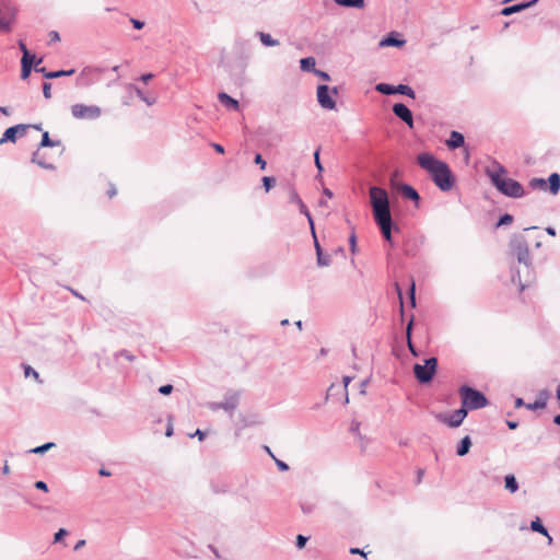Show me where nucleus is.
I'll list each match as a JSON object with an SVG mask.
<instances>
[{
  "mask_svg": "<svg viewBox=\"0 0 560 560\" xmlns=\"http://www.w3.org/2000/svg\"><path fill=\"white\" fill-rule=\"evenodd\" d=\"M369 192L371 205L373 208L374 220L376 224L380 226L384 238L386 241H390L393 220L390 215L387 191L384 188L372 186Z\"/></svg>",
  "mask_w": 560,
  "mask_h": 560,
  "instance_id": "nucleus-1",
  "label": "nucleus"
},
{
  "mask_svg": "<svg viewBox=\"0 0 560 560\" xmlns=\"http://www.w3.org/2000/svg\"><path fill=\"white\" fill-rule=\"evenodd\" d=\"M486 174L491 184L504 196L509 198H521L525 196V189L522 184L513 178L505 177L506 170L498 162L487 166Z\"/></svg>",
  "mask_w": 560,
  "mask_h": 560,
  "instance_id": "nucleus-2",
  "label": "nucleus"
},
{
  "mask_svg": "<svg viewBox=\"0 0 560 560\" xmlns=\"http://www.w3.org/2000/svg\"><path fill=\"white\" fill-rule=\"evenodd\" d=\"M63 150L61 142H39L38 149L33 154V162L44 168H52L54 162Z\"/></svg>",
  "mask_w": 560,
  "mask_h": 560,
  "instance_id": "nucleus-3",
  "label": "nucleus"
},
{
  "mask_svg": "<svg viewBox=\"0 0 560 560\" xmlns=\"http://www.w3.org/2000/svg\"><path fill=\"white\" fill-rule=\"evenodd\" d=\"M458 393L462 399V406L467 410H477L489 404L487 397L481 392L468 385H462Z\"/></svg>",
  "mask_w": 560,
  "mask_h": 560,
  "instance_id": "nucleus-4",
  "label": "nucleus"
},
{
  "mask_svg": "<svg viewBox=\"0 0 560 560\" xmlns=\"http://www.w3.org/2000/svg\"><path fill=\"white\" fill-rule=\"evenodd\" d=\"M510 247L512 253L516 255L520 264H524L526 267L530 266L528 244L523 235H515L512 237L510 241Z\"/></svg>",
  "mask_w": 560,
  "mask_h": 560,
  "instance_id": "nucleus-5",
  "label": "nucleus"
},
{
  "mask_svg": "<svg viewBox=\"0 0 560 560\" xmlns=\"http://www.w3.org/2000/svg\"><path fill=\"white\" fill-rule=\"evenodd\" d=\"M436 368H438V360H436V358L432 357V358L427 359L424 361L423 365L415 364L413 373H415L416 378L419 381V383L427 384L433 378V376L436 372Z\"/></svg>",
  "mask_w": 560,
  "mask_h": 560,
  "instance_id": "nucleus-6",
  "label": "nucleus"
},
{
  "mask_svg": "<svg viewBox=\"0 0 560 560\" xmlns=\"http://www.w3.org/2000/svg\"><path fill=\"white\" fill-rule=\"evenodd\" d=\"M71 114L75 119L95 120L101 117L102 108L97 105L78 103L71 106Z\"/></svg>",
  "mask_w": 560,
  "mask_h": 560,
  "instance_id": "nucleus-7",
  "label": "nucleus"
},
{
  "mask_svg": "<svg viewBox=\"0 0 560 560\" xmlns=\"http://www.w3.org/2000/svg\"><path fill=\"white\" fill-rule=\"evenodd\" d=\"M417 160L419 165L430 174L432 180L435 178V176H438V173H440L441 168H443L446 164L445 162L435 159L430 153H421L418 155Z\"/></svg>",
  "mask_w": 560,
  "mask_h": 560,
  "instance_id": "nucleus-8",
  "label": "nucleus"
},
{
  "mask_svg": "<svg viewBox=\"0 0 560 560\" xmlns=\"http://www.w3.org/2000/svg\"><path fill=\"white\" fill-rule=\"evenodd\" d=\"M16 9L10 1L0 3V31L9 32L15 21Z\"/></svg>",
  "mask_w": 560,
  "mask_h": 560,
  "instance_id": "nucleus-9",
  "label": "nucleus"
},
{
  "mask_svg": "<svg viewBox=\"0 0 560 560\" xmlns=\"http://www.w3.org/2000/svg\"><path fill=\"white\" fill-rule=\"evenodd\" d=\"M338 94V88L329 89L328 85L322 84L317 86V102L324 109H335L336 102L332 100L331 95Z\"/></svg>",
  "mask_w": 560,
  "mask_h": 560,
  "instance_id": "nucleus-10",
  "label": "nucleus"
},
{
  "mask_svg": "<svg viewBox=\"0 0 560 560\" xmlns=\"http://www.w3.org/2000/svg\"><path fill=\"white\" fill-rule=\"evenodd\" d=\"M240 395L236 392H230L225 395L224 400L220 402H209L208 408L212 411L223 409L229 413H233L238 406Z\"/></svg>",
  "mask_w": 560,
  "mask_h": 560,
  "instance_id": "nucleus-11",
  "label": "nucleus"
},
{
  "mask_svg": "<svg viewBox=\"0 0 560 560\" xmlns=\"http://www.w3.org/2000/svg\"><path fill=\"white\" fill-rule=\"evenodd\" d=\"M433 182L442 191H448L454 187L455 178L447 164L441 168V172L438 173Z\"/></svg>",
  "mask_w": 560,
  "mask_h": 560,
  "instance_id": "nucleus-12",
  "label": "nucleus"
},
{
  "mask_svg": "<svg viewBox=\"0 0 560 560\" xmlns=\"http://www.w3.org/2000/svg\"><path fill=\"white\" fill-rule=\"evenodd\" d=\"M290 202L296 203V206H299L300 212L303 213L307 218V221H308L310 226H311L312 234H314V221H313V218H312L307 207L305 206L303 200L300 198V196H299V194L296 192L295 189H291L290 190Z\"/></svg>",
  "mask_w": 560,
  "mask_h": 560,
  "instance_id": "nucleus-13",
  "label": "nucleus"
},
{
  "mask_svg": "<svg viewBox=\"0 0 560 560\" xmlns=\"http://www.w3.org/2000/svg\"><path fill=\"white\" fill-rule=\"evenodd\" d=\"M467 412L468 410L462 406L459 409L453 411L443 421L451 428H457L463 423L464 419L467 417Z\"/></svg>",
  "mask_w": 560,
  "mask_h": 560,
  "instance_id": "nucleus-14",
  "label": "nucleus"
},
{
  "mask_svg": "<svg viewBox=\"0 0 560 560\" xmlns=\"http://www.w3.org/2000/svg\"><path fill=\"white\" fill-rule=\"evenodd\" d=\"M393 113L400 118L402 121L408 124L410 127L412 126V113L411 110L402 103H397L393 106Z\"/></svg>",
  "mask_w": 560,
  "mask_h": 560,
  "instance_id": "nucleus-15",
  "label": "nucleus"
},
{
  "mask_svg": "<svg viewBox=\"0 0 560 560\" xmlns=\"http://www.w3.org/2000/svg\"><path fill=\"white\" fill-rule=\"evenodd\" d=\"M313 235V238H314V245H315V249H316V256H317V265L319 267H326V266H329L330 264V257L328 255H324L323 254V250H322V247L317 241V237H316V233L314 232Z\"/></svg>",
  "mask_w": 560,
  "mask_h": 560,
  "instance_id": "nucleus-16",
  "label": "nucleus"
},
{
  "mask_svg": "<svg viewBox=\"0 0 560 560\" xmlns=\"http://www.w3.org/2000/svg\"><path fill=\"white\" fill-rule=\"evenodd\" d=\"M537 1L538 0H530L526 3H517V4L505 7L502 9L501 14L505 15V16L511 15L513 13L520 12L528 7L534 5Z\"/></svg>",
  "mask_w": 560,
  "mask_h": 560,
  "instance_id": "nucleus-17",
  "label": "nucleus"
},
{
  "mask_svg": "<svg viewBox=\"0 0 560 560\" xmlns=\"http://www.w3.org/2000/svg\"><path fill=\"white\" fill-rule=\"evenodd\" d=\"M405 44V39H399L392 33L380 42V47H402Z\"/></svg>",
  "mask_w": 560,
  "mask_h": 560,
  "instance_id": "nucleus-18",
  "label": "nucleus"
},
{
  "mask_svg": "<svg viewBox=\"0 0 560 560\" xmlns=\"http://www.w3.org/2000/svg\"><path fill=\"white\" fill-rule=\"evenodd\" d=\"M450 150L455 151L459 150L463 154V159L465 163L469 162V148L466 145V142H445Z\"/></svg>",
  "mask_w": 560,
  "mask_h": 560,
  "instance_id": "nucleus-19",
  "label": "nucleus"
},
{
  "mask_svg": "<svg viewBox=\"0 0 560 560\" xmlns=\"http://www.w3.org/2000/svg\"><path fill=\"white\" fill-rule=\"evenodd\" d=\"M547 190L552 195H557L560 190V175L552 173L547 179Z\"/></svg>",
  "mask_w": 560,
  "mask_h": 560,
  "instance_id": "nucleus-20",
  "label": "nucleus"
},
{
  "mask_svg": "<svg viewBox=\"0 0 560 560\" xmlns=\"http://www.w3.org/2000/svg\"><path fill=\"white\" fill-rule=\"evenodd\" d=\"M399 190L404 198L410 199L412 201H419L420 199L418 191L408 184H401Z\"/></svg>",
  "mask_w": 560,
  "mask_h": 560,
  "instance_id": "nucleus-21",
  "label": "nucleus"
},
{
  "mask_svg": "<svg viewBox=\"0 0 560 560\" xmlns=\"http://www.w3.org/2000/svg\"><path fill=\"white\" fill-rule=\"evenodd\" d=\"M530 529L533 532H536V533H539L546 537H548V541L549 544H551L552 541V538L551 536L548 534V530L547 528L542 525L541 521L539 517H536L534 521L530 522Z\"/></svg>",
  "mask_w": 560,
  "mask_h": 560,
  "instance_id": "nucleus-22",
  "label": "nucleus"
},
{
  "mask_svg": "<svg viewBox=\"0 0 560 560\" xmlns=\"http://www.w3.org/2000/svg\"><path fill=\"white\" fill-rule=\"evenodd\" d=\"M219 101L225 105L229 109L237 110L238 109V102L228 95L226 93H220L219 94Z\"/></svg>",
  "mask_w": 560,
  "mask_h": 560,
  "instance_id": "nucleus-23",
  "label": "nucleus"
},
{
  "mask_svg": "<svg viewBox=\"0 0 560 560\" xmlns=\"http://www.w3.org/2000/svg\"><path fill=\"white\" fill-rule=\"evenodd\" d=\"M471 446V440L468 435L462 439L459 444L457 445L456 453L458 456H465Z\"/></svg>",
  "mask_w": 560,
  "mask_h": 560,
  "instance_id": "nucleus-24",
  "label": "nucleus"
},
{
  "mask_svg": "<svg viewBox=\"0 0 560 560\" xmlns=\"http://www.w3.org/2000/svg\"><path fill=\"white\" fill-rule=\"evenodd\" d=\"M257 36L259 37L261 44L266 47H273L280 44L278 39H273L268 33L257 32Z\"/></svg>",
  "mask_w": 560,
  "mask_h": 560,
  "instance_id": "nucleus-25",
  "label": "nucleus"
},
{
  "mask_svg": "<svg viewBox=\"0 0 560 560\" xmlns=\"http://www.w3.org/2000/svg\"><path fill=\"white\" fill-rule=\"evenodd\" d=\"M315 66L316 60L314 57H306L300 60V67L302 71L314 72L316 70Z\"/></svg>",
  "mask_w": 560,
  "mask_h": 560,
  "instance_id": "nucleus-26",
  "label": "nucleus"
},
{
  "mask_svg": "<svg viewBox=\"0 0 560 560\" xmlns=\"http://www.w3.org/2000/svg\"><path fill=\"white\" fill-rule=\"evenodd\" d=\"M337 4L346 8L362 9L365 4L364 0H334Z\"/></svg>",
  "mask_w": 560,
  "mask_h": 560,
  "instance_id": "nucleus-27",
  "label": "nucleus"
},
{
  "mask_svg": "<svg viewBox=\"0 0 560 560\" xmlns=\"http://www.w3.org/2000/svg\"><path fill=\"white\" fill-rule=\"evenodd\" d=\"M19 130H23L22 126H13L8 128L0 140H15L18 138Z\"/></svg>",
  "mask_w": 560,
  "mask_h": 560,
  "instance_id": "nucleus-28",
  "label": "nucleus"
},
{
  "mask_svg": "<svg viewBox=\"0 0 560 560\" xmlns=\"http://www.w3.org/2000/svg\"><path fill=\"white\" fill-rule=\"evenodd\" d=\"M528 186L534 190H547V179L534 177L529 179Z\"/></svg>",
  "mask_w": 560,
  "mask_h": 560,
  "instance_id": "nucleus-29",
  "label": "nucleus"
},
{
  "mask_svg": "<svg viewBox=\"0 0 560 560\" xmlns=\"http://www.w3.org/2000/svg\"><path fill=\"white\" fill-rule=\"evenodd\" d=\"M505 481V489L509 490L511 493H514L518 489V483L516 481V478L514 475H508L504 478Z\"/></svg>",
  "mask_w": 560,
  "mask_h": 560,
  "instance_id": "nucleus-30",
  "label": "nucleus"
},
{
  "mask_svg": "<svg viewBox=\"0 0 560 560\" xmlns=\"http://www.w3.org/2000/svg\"><path fill=\"white\" fill-rule=\"evenodd\" d=\"M395 93H400V94L406 95L411 98H415V96H416L415 91L409 85H406V84L397 85Z\"/></svg>",
  "mask_w": 560,
  "mask_h": 560,
  "instance_id": "nucleus-31",
  "label": "nucleus"
},
{
  "mask_svg": "<svg viewBox=\"0 0 560 560\" xmlns=\"http://www.w3.org/2000/svg\"><path fill=\"white\" fill-rule=\"evenodd\" d=\"M135 92L136 95L149 106L153 105L156 102V97L147 96L139 88H135Z\"/></svg>",
  "mask_w": 560,
  "mask_h": 560,
  "instance_id": "nucleus-32",
  "label": "nucleus"
},
{
  "mask_svg": "<svg viewBox=\"0 0 560 560\" xmlns=\"http://www.w3.org/2000/svg\"><path fill=\"white\" fill-rule=\"evenodd\" d=\"M375 89L377 92H380L382 94L390 95V94H395L396 86L389 85L386 83H380L376 85Z\"/></svg>",
  "mask_w": 560,
  "mask_h": 560,
  "instance_id": "nucleus-33",
  "label": "nucleus"
},
{
  "mask_svg": "<svg viewBox=\"0 0 560 560\" xmlns=\"http://www.w3.org/2000/svg\"><path fill=\"white\" fill-rule=\"evenodd\" d=\"M74 72V69L52 71L46 74V79H56L65 75H72Z\"/></svg>",
  "mask_w": 560,
  "mask_h": 560,
  "instance_id": "nucleus-34",
  "label": "nucleus"
},
{
  "mask_svg": "<svg viewBox=\"0 0 560 560\" xmlns=\"http://www.w3.org/2000/svg\"><path fill=\"white\" fill-rule=\"evenodd\" d=\"M412 324H413V318H411L407 325V329H406V335H407V340H408V348L410 350V352L413 354V355H417L416 353V350H415V347L411 342V329H412Z\"/></svg>",
  "mask_w": 560,
  "mask_h": 560,
  "instance_id": "nucleus-35",
  "label": "nucleus"
},
{
  "mask_svg": "<svg viewBox=\"0 0 560 560\" xmlns=\"http://www.w3.org/2000/svg\"><path fill=\"white\" fill-rule=\"evenodd\" d=\"M20 126H22L23 130H19V132H18L19 138L26 137L28 135L27 132L30 129H34L37 131L40 130V125H23V124H21Z\"/></svg>",
  "mask_w": 560,
  "mask_h": 560,
  "instance_id": "nucleus-36",
  "label": "nucleus"
},
{
  "mask_svg": "<svg viewBox=\"0 0 560 560\" xmlns=\"http://www.w3.org/2000/svg\"><path fill=\"white\" fill-rule=\"evenodd\" d=\"M55 446V443L52 442H47L40 446H37L33 450H31V453H34V454H44L45 452H47L48 450L52 448Z\"/></svg>",
  "mask_w": 560,
  "mask_h": 560,
  "instance_id": "nucleus-37",
  "label": "nucleus"
},
{
  "mask_svg": "<svg viewBox=\"0 0 560 560\" xmlns=\"http://www.w3.org/2000/svg\"><path fill=\"white\" fill-rule=\"evenodd\" d=\"M261 182H262V186L267 192L276 185V178L270 177V176H264L261 178Z\"/></svg>",
  "mask_w": 560,
  "mask_h": 560,
  "instance_id": "nucleus-38",
  "label": "nucleus"
},
{
  "mask_svg": "<svg viewBox=\"0 0 560 560\" xmlns=\"http://www.w3.org/2000/svg\"><path fill=\"white\" fill-rule=\"evenodd\" d=\"M545 407H546V401L545 400H540V399L535 400L534 402L526 405V408L529 409V410L544 409Z\"/></svg>",
  "mask_w": 560,
  "mask_h": 560,
  "instance_id": "nucleus-39",
  "label": "nucleus"
},
{
  "mask_svg": "<svg viewBox=\"0 0 560 560\" xmlns=\"http://www.w3.org/2000/svg\"><path fill=\"white\" fill-rule=\"evenodd\" d=\"M34 59H35V56L32 55L28 50H25V55H23L21 63L22 65L26 63V65H30V67H32Z\"/></svg>",
  "mask_w": 560,
  "mask_h": 560,
  "instance_id": "nucleus-40",
  "label": "nucleus"
},
{
  "mask_svg": "<svg viewBox=\"0 0 560 560\" xmlns=\"http://www.w3.org/2000/svg\"><path fill=\"white\" fill-rule=\"evenodd\" d=\"M512 222H513V217L509 213H505L499 219L497 225L501 226V225H505V224H511Z\"/></svg>",
  "mask_w": 560,
  "mask_h": 560,
  "instance_id": "nucleus-41",
  "label": "nucleus"
},
{
  "mask_svg": "<svg viewBox=\"0 0 560 560\" xmlns=\"http://www.w3.org/2000/svg\"><path fill=\"white\" fill-rule=\"evenodd\" d=\"M31 71H32V67H30V65H22L21 67V78L23 80L27 79L31 74Z\"/></svg>",
  "mask_w": 560,
  "mask_h": 560,
  "instance_id": "nucleus-42",
  "label": "nucleus"
},
{
  "mask_svg": "<svg viewBox=\"0 0 560 560\" xmlns=\"http://www.w3.org/2000/svg\"><path fill=\"white\" fill-rule=\"evenodd\" d=\"M24 373H25V376H33L34 378L36 380H39V374L38 372H36L33 368H31L30 365H25L24 366Z\"/></svg>",
  "mask_w": 560,
  "mask_h": 560,
  "instance_id": "nucleus-43",
  "label": "nucleus"
},
{
  "mask_svg": "<svg viewBox=\"0 0 560 560\" xmlns=\"http://www.w3.org/2000/svg\"><path fill=\"white\" fill-rule=\"evenodd\" d=\"M68 535V530L65 529V528H60L56 534H55V537H54V542H59L61 541V539Z\"/></svg>",
  "mask_w": 560,
  "mask_h": 560,
  "instance_id": "nucleus-44",
  "label": "nucleus"
},
{
  "mask_svg": "<svg viewBox=\"0 0 560 560\" xmlns=\"http://www.w3.org/2000/svg\"><path fill=\"white\" fill-rule=\"evenodd\" d=\"M43 94L45 98L49 100L51 97V84L48 82H45L43 84Z\"/></svg>",
  "mask_w": 560,
  "mask_h": 560,
  "instance_id": "nucleus-45",
  "label": "nucleus"
},
{
  "mask_svg": "<svg viewBox=\"0 0 560 560\" xmlns=\"http://www.w3.org/2000/svg\"><path fill=\"white\" fill-rule=\"evenodd\" d=\"M173 392V386L171 384L162 385L159 387V393L162 395H170Z\"/></svg>",
  "mask_w": 560,
  "mask_h": 560,
  "instance_id": "nucleus-46",
  "label": "nucleus"
},
{
  "mask_svg": "<svg viewBox=\"0 0 560 560\" xmlns=\"http://www.w3.org/2000/svg\"><path fill=\"white\" fill-rule=\"evenodd\" d=\"M307 540H308L307 537H305L303 535H298L296 536V547L299 549H302L306 545Z\"/></svg>",
  "mask_w": 560,
  "mask_h": 560,
  "instance_id": "nucleus-47",
  "label": "nucleus"
},
{
  "mask_svg": "<svg viewBox=\"0 0 560 560\" xmlns=\"http://www.w3.org/2000/svg\"><path fill=\"white\" fill-rule=\"evenodd\" d=\"M273 459H275V463H276L277 467L279 468V470H281V471L289 470V465L287 463L278 459L276 457Z\"/></svg>",
  "mask_w": 560,
  "mask_h": 560,
  "instance_id": "nucleus-48",
  "label": "nucleus"
},
{
  "mask_svg": "<svg viewBox=\"0 0 560 560\" xmlns=\"http://www.w3.org/2000/svg\"><path fill=\"white\" fill-rule=\"evenodd\" d=\"M117 357H124L128 361H133L135 357L127 350H120L117 354Z\"/></svg>",
  "mask_w": 560,
  "mask_h": 560,
  "instance_id": "nucleus-49",
  "label": "nucleus"
},
{
  "mask_svg": "<svg viewBox=\"0 0 560 560\" xmlns=\"http://www.w3.org/2000/svg\"><path fill=\"white\" fill-rule=\"evenodd\" d=\"M314 73L319 77L322 80L324 81H329L330 80V75L329 73L323 71V70H315Z\"/></svg>",
  "mask_w": 560,
  "mask_h": 560,
  "instance_id": "nucleus-50",
  "label": "nucleus"
},
{
  "mask_svg": "<svg viewBox=\"0 0 560 560\" xmlns=\"http://www.w3.org/2000/svg\"><path fill=\"white\" fill-rule=\"evenodd\" d=\"M314 159H315V165L318 168V171H323V166L319 161V148H317L314 152Z\"/></svg>",
  "mask_w": 560,
  "mask_h": 560,
  "instance_id": "nucleus-51",
  "label": "nucleus"
},
{
  "mask_svg": "<svg viewBox=\"0 0 560 560\" xmlns=\"http://www.w3.org/2000/svg\"><path fill=\"white\" fill-rule=\"evenodd\" d=\"M34 486L38 490H42V491H45V492L48 491V486H47V483L45 481L38 480V481L35 482Z\"/></svg>",
  "mask_w": 560,
  "mask_h": 560,
  "instance_id": "nucleus-52",
  "label": "nucleus"
},
{
  "mask_svg": "<svg viewBox=\"0 0 560 560\" xmlns=\"http://www.w3.org/2000/svg\"><path fill=\"white\" fill-rule=\"evenodd\" d=\"M448 140H465V138H464V135L460 133L459 131L453 130L451 132V136H450Z\"/></svg>",
  "mask_w": 560,
  "mask_h": 560,
  "instance_id": "nucleus-53",
  "label": "nucleus"
},
{
  "mask_svg": "<svg viewBox=\"0 0 560 560\" xmlns=\"http://www.w3.org/2000/svg\"><path fill=\"white\" fill-rule=\"evenodd\" d=\"M255 163L258 164L261 170L266 168V161L262 159V156L260 154H256Z\"/></svg>",
  "mask_w": 560,
  "mask_h": 560,
  "instance_id": "nucleus-54",
  "label": "nucleus"
},
{
  "mask_svg": "<svg viewBox=\"0 0 560 560\" xmlns=\"http://www.w3.org/2000/svg\"><path fill=\"white\" fill-rule=\"evenodd\" d=\"M409 295H410L411 306L415 307L416 306V296H415V283L413 282L411 283V287L409 289Z\"/></svg>",
  "mask_w": 560,
  "mask_h": 560,
  "instance_id": "nucleus-55",
  "label": "nucleus"
},
{
  "mask_svg": "<svg viewBox=\"0 0 560 560\" xmlns=\"http://www.w3.org/2000/svg\"><path fill=\"white\" fill-rule=\"evenodd\" d=\"M349 241H350L351 252H352V253H354V252H355V248H357V237H355V234H354V233H352V234L350 235Z\"/></svg>",
  "mask_w": 560,
  "mask_h": 560,
  "instance_id": "nucleus-56",
  "label": "nucleus"
},
{
  "mask_svg": "<svg viewBox=\"0 0 560 560\" xmlns=\"http://www.w3.org/2000/svg\"><path fill=\"white\" fill-rule=\"evenodd\" d=\"M131 23L136 30H141L144 26V22L137 19H131Z\"/></svg>",
  "mask_w": 560,
  "mask_h": 560,
  "instance_id": "nucleus-57",
  "label": "nucleus"
},
{
  "mask_svg": "<svg viewBox=\"0 0 560 560\" xmlns=\"http://www.w3.org/2000/svg\"><path fill=\"white\" fill-rule=\"evenodd\" d=\"M42 62V59H39L35 65V71L43 73V75L46 78V74L50 71H47L46 68H38V65Z\"/></svg>",
  "mask_w": 560,
  "mask_h": 560,
  "instance_id": "nucleus-58",
  "label": "nucleus"
},
{
  "mask_svg": "<svg viewBox=\"0 0 560 560\" xmlns=\"http://www.w3.org/2000/svg\"><path fill=\"white\" fill-rule=\"evenodd\" d=\"M116 194H117V189H116L115 185L114 184H109V188L107 190V196L109 198H113L114 196H116Z\"/></svg>",
  "mask_w": 560,
  "mask_h": 560,
  "instance_id": "nucleus-59",
  "label": "nucleus"
},
{
  "mask_svg": "<svg viewBox=\"0 0 560 560\" xmlns=\"http://www.w3.org/2000/svg\"><path fill=\"white\" fill-rule=\"evenodd\" d=\"M301 508L302 511L306 514L312 513L314 510V506L312 504H302Z\"/></svg>",
  "mask_w": 560,
  "mask_h": 560,
  "instance_id": "nucleus-60",
  "label": "nucleus"
},
{
  "mask_svg": "<svg viewBox=\"0 0 560 560\" xmlns=\"http://www.w3.org/2000/svg\"><path fill=\"white\" fill-rule=\"evenodd\" d=\"M191 438L194 436H197L200 441H202L206 436V433L199 429H197V431L190 435Z\"/></svg>",
  "mask_w": 560,
  "mask_h": 560,
  "instance_id": "nucleus-61",
  "label": "nucleus"
},
{
  "mask_svg": "<svg viewBox=\"0 0 560 560\" xmlns=\"http://www.w3.org/2000/svg\"><path fill=\"white\" fill-rule=\"evenodd\" d=\"M212 145L218 153H224V148L219 142H213Z\"/></svg>",
  "mask_w": 560,
  "mask_h": 560,
  "instance_id": "nucleus-62",
  "label": "nucleus"
},
{
  "mask_svg": "<svg viewBox=\"0 0 560 560\" xmlns=\"http://www.w3.org/2000/svg\"><path fill=\"white\" fill-rule=\"evenodd\" d=\"M153 78L152 73H145L140 77V80L144 83H148Z\"/></svg>",
  "mask_w": 560,
  "mask_h": 560,
  "instance_id": "nucleus-63",
  "label": "nucleus"
},
{
  "mask_svg": "<svg viewBox=\"0 0 560 560\" xmlns=\"http://www.w3.org/2000/svg\"><path fill=\"white\" fill-rule=\"evenodd\" d=\"M208 548L212 551V553L214 555L215 559H220L221 558L219 550L213 545H209Z\"/></svg>",
  "mask_w": 560,
  "mask_h": 560,
  "instance_id": "nucleus-64",
  "label": "nucleus"
}]
</instances>
